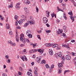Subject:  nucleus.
<instances>
[{
    "mask_svg": "<svg viewBox=\"0 0 76 76\" xmlns=\"http://www.w3.org/2000/svg\"><path fill=\"white\" fill-rule=\"evenodd\" d=\"M50 32H51V30H50L46 31V33H50Z\"/></svg>",
    "mask_w": 76,
    "mask_h": 76,
    "instance_id": "nucleus-45",
    "label": "nucleus"
},
{
    "mask_svg": "<svg viewBox=\"0 0 76 76\" xmlns=\"http://www.w3.org/2000/svg\"><path fill=\"white\" fill-rule=\"evenodd\" d=\"M6 28L7 29H8L10 28V26L8 24H7L6 25Z\"/></svg>",
    "mask_w": 76,
    "mask_h": 76,
    "instance_id": "nucleus-23",
    "label": "nucleus"
},
{
    "mask_svg": "<svg viewBox=\"0 0 76 76\" xmlns=\"http://www.w3.org/2000/svg\"><path fill=\"white\" fill-rule=\"evenodd\" d=\"M43 20L44 23H47L48 22V19L46 18V17L43 18Z\"/></svg>",
    "mask_w": 76,
    "mask_h": 76,
    "instance_id": "nucleus-6",
    "label": "nucleus"
},
{
    "mask_svg": "<svg viewBox=\"0 0 76 76\" xmlns=\"http://www.w3.org/2000/svg\"><path fill=\"white\" fill-rule=\"evenodd\" d=\"M58 56H59V57H62V53L61 52H59V53L58 54H57Z\"/></svg>",
    "mask_w": 76,
    "mask_h": 76,
    "instance_id": "nucleus-22",
    "label": "nucleus"
},
{
    "mask_svg": "<svg viewBox=\"0 0 76 76\" xmlns=\"http://www.w3.org/2000/svg\"><path fill=\"white\" fill-rule=\"evenodd\" d=\"M15 76H19L18 74L17 73L15 74Z\"/></svg>",
    "mask_w": 76,
    "mask_h": 76,
    "instance_id": "nucleus-58",
    "label": "nucleus"
},
{
    "mask_svg": "<svg viewBox=\"0 0 76 76\" xmlns=\"http://www.w3.org/2000/svg\"><path fill=\"white\" fill-rule=\"evenodd\" d=\"M37 45V43H36L35 44H34L32 45L33 48H35V46H36Z\"/></svg>",
    "mask_w": 76,
    "mask_h": 76,
    "instance_id": "nucleus-44",
    "label": "nucleus"
},
{
    "mask_svg": "<svg viewBox=\"0 0 76 76\" xmlns=\"http://www.w3.org/2000/svg\"><path fill=\"white\" fill-rule=\"evenodd\" d=\"M58 66L59 67H61L62 66V64H61V63H60L59 64H58Z\"/></svg>",
    "mask_w": 76,
    "mask_h": 76,
    "instance_id": "nucleus-35",
    "label": "nucleus"
},
{
    "mask_svg": "<svg viewBox=\"0 0 76 76\" xmlns=\"http://www.w3.org/2000/svg\"><path fill=\"white\" fill-rule=\"evenodd\" d=\"M63 17L65 20H67V17H66V14H64L63 16Z\"/></svg>",
    "mask_w": 76,
    "mask_h": 76,
    "instance_id": "nucleus-30",
    "label": "nucleus"
},
{
    "mask_svg": "<svg viewBox=\"0 0 76 76\" xmlns=\"http://www.w3.org/2000/svg\"><path fill=\"white\" fill-rule=\"evenodd\" d=\"M29 23H30L31 25H34L35 24V22L34 20H31L29 21Z\"/></svg>",
    "mask_w": 76,
    "mask_h": 76,
    "instance_id": "nucleus-15",
    "label": "nucleus"
},
{
    "mask_svg": "<svg viewBox=\"0 0 76 76\" xmlns=\"http://www.w3.org/2000/svg\"><path fill=\"white\" fill-rule=\"evenodd\" d=\"M41 58H39L38 57H37L36 58V61H37L38 63H40V62H41Z\"/></svg>",
    "mask_w": 76,
    "mask_h": 76,
    "instance_id": "nucleus-16",
    "label": "nucleus"
},
{
    "mask_svg": "<svg viewBox=\"0 0 76 76\" xmlns=\"http://www.w3.org/2000/svg\"><path fill=\"white\" fill-rule=\"evenodd\" d=\"M37 37L40 40H41V39L40 38V35H37Z\"/></svg>",
    "mask_w": 76,
    "mask_h": 76,
    "instance_id": "nucleus-41",
    "label": "nucleus"
},
{
    "mask_svg": "<svg viewBox=\"0 0 76 76\" xmlns=\"http://www.w3.org/2000/svg\"><path fill=\"white\" fill-rule=\"evenodd\" d=\"M20 46L22 47L25 46V45H23V44H21L20 45Z\"/></svg>",
    "mask_w": 76,
    "mask_h": 76,
    "instance_id": "nucleus-48",
    "label": "nucleus"
},
{
    "mask_svg": "<svg viewBox=\"0 0 76 76\" xmlns=\"http://www.w3.org/2000/svg\"><path fill=\"white\" fill-rule=\"evenodd\" d=\"M8 43H9V44H10L11 45H12V46H13V47H15V46L16 45V44H15V43L13 42L10 40L8 41Z\"/></svg>",
    "mask_w": 76,
    "mask_h": 76,
    "instance_id": "nucleus-3",
    "label": "nucleus"
},
{
    "mask_svg": "<svg viewBox=\"0 0 76 76\" xmlns=\"http://www.w3.org/2000/svg\"><path fill=\"white\" fill-rule=\"evenodd\" d=\"M63 46L64 47H65V48H67V49H68V50H70V47H69V46L68 45H64Z\"/></svg>",
    "mask_w": 76,
    "mask_h": 76,
    "instance_id": "nucleus-19",
    "label": "nucleus"
},
{
    "mask_svg": "<svg viewBox=\"0 0 76 76\" xmlns=\"http://www.w3.org/2000/svg\"><path fill=\"white\" fill-rule=\"evenodd\" d=\"M50 13H48V14H46L47 15V17H48H48H49V16H50Z\"/></svg>",
    "mask_w": 76,
    "mask_h": 76,
    "instance_id": "nucleus-57",
    "label": "nucleus"
},
{
    "mask_svg": "<svg viewBox=\"0 0 76 76\" xmlns=\"http://www.w3.org/2000/svg\"><path fill=\"white\" fill-rule=\"evenodd\" d=\"M12 31H10L9 32V34H10V35H12Z\"/></svg>",
    "mask_w": 76,
    "mask_h": 76,
    "instance_id": "nucleus-56",
    "label": "nucleus"
},
{
    "mask_svg": "<svg viewBox=\"0 0 76 76\" xmlns=\"http://www.w3.org/2000/svg\"><path fill=\"white\" fill-rule=\"evenodd\" d=\"M46 26H47L48 27H50V25H49V24H48V23H47L46 24Z\"/></svg>",
    "mask_w": 76,
    "mask_h": 76,
    "instance_id": "nucleus-51",
    "label": "nucleus"
},
{
    "mask_svg": "<svg viewBox=\"0 0 76 76\" xmlns=\"http://www.w3.org/2000/svg\"><path fill=\"white\" fill-rule=\"evenodd\" d=\"M38 52H39V54L40 55H41L43 52H44V50H41V49H39L38 50Z\"/></svg>",
    "mask_w": 76,
    "mask_h": 76,
    "instance_id": "nucleus-13",
    "label": "nucleus"
},
{
    "mask_svg": "<svg viewBox=\"0 0 76 76\" xmlns=\"http://www.w3.org/2000/svg\"><path fill=\"white\" fill-rule=\"evenodd\" d=\"M37 32H38L39 34H40V33H41V32H42V31H41V30H39H39L37 31Z\"/></svg>",
    "mask_w": 76,
    "mask_h": 76,
    "instance_id": "nucleus-52",
    "label": "nucleus"
},
{
    "mask_svg": "<svg viewBox=\"0 0 76 76\" xmlns=\"http://www.w3.org/2000/svg\"><path fill=\"white\" fill-rule=\"evenodd\" d=\"M15 39H16V41L17 42H19V35H18L17 34L16 35Z\"/></svg>",
    "mask_w": 76,
    "mask_h": 76,
    "instance_id": "nucleus-11",
    "label": "nucleus"
},
{
    "mask_svg": "<svg viewBox=\"0 0 76 76\" xmlns=\"http://www.w3.org/2000/svg\"><path fill=\"white\" fill-rule=\"evenodd\" d=\"M1 20H3V19H4V18L3 17H1Z\"/></svg>",
    "mask_w": 76,
    "mask_h": 76,
    "instance_id": "nucleus-63",
    "label": "nucleus"
},
{
    "mask_svg": "<svg viewBox=\"0 0 76 76\" xmlns=\"http://www.w3.org/2000/svg\"><path fill=\"white\" fill-rule=\"evenodd\" d=\"M31 33V31L30 30H28L26 31V34L27 35H28L29 34H30V33Z\"/></svg>",
    "mask_w": 76,
    "mask_h": 76,
    "instance_id": "nucleus-21",
    "label": "nucleus"
},
{
    "mask_svg": "<svg viewBox=\"0 0 76 76\" xmlns=\"http://www.w3.org/2000/svg\"><path fill=\"white\" fill-rule=\"evenodd\" d=\"M24 37V34H21L20 35V40L21 41L23 42V37Z\"/></svg>",
    "mask_w": 76,
    "mask_h": 76,
    "instance_id": "nucleus-9",
    "label": "nucleus"
},
{
    "mask_svg": "<svg viewBox=\"0 0 76 76\" xmlns=\"http://www.w3.org/2000/svg\"><path fill=\"white\" fill-rule=\"evenodd\" d=\"M58 30H59L60 33H61V36H63V37H66V34L65 33H62V32H63V31L60 30V29H58Z\"/></svg>",
    "mask_w": 76,
    "mask_h": 76,
    "instance_id": "nucleus-4",
    "label": "nucleus"
},
{
    "mask_svg": "<svg viewBox=\"0 0 76 76\" xmlns=\"http://www.w3.org/2000/svg\"><path fill=\"white\" fill-rule=\"evenodd\" d=\"M17 28L18 29H20L21 28V27L20 26H18L17 27Z\"/></svg>",
    "mask_w": 76,
    "mask_h": 76,
    "instance_id": "nucleus-60",
    "label": "nucleus"
},
{
    "mask_svg": "<svg viewBox=\"0 0 76 76\" xmlns=\"http://www.w3.org/2000/svg\"><path fill=\"white\" fill-rule=\"evenodd\" d=\"M66 59L67 60H70L71 59V57L70 55L68 54L66 56Z\"/></svg>",
    "mask_w": 76,
    "mask_h": 76,
    "instance_id": "nucleus-7",
    "label": "nucleus"
},
{
    "mask_svg": "<svg viewBox=\"0 0 76 76\" xmlns=\"http://www.w3.org/2000/svg\"><path fill=\"white\" fill-rule=\"evenodd\" d=\"M36 9L37 13H38V12H39V9H38V8H37V7H36Z\"/></svg>",
    "mask_w": 76,
    "mask_h": 76,
    "instance_id": "nucleus-37",
    "label": "nucleus"
},
{
    "mask_svg": "<svg viewBox=\"0 0 76 76\" xmlns=\"http://www.w3.org/2000/svg\"><path fill=\"white\" fill-rule=\"evenodd\" d=\"M57 33L58 34V35H60V31L59 30H58V31H57Z\"/></svg>",
    "mask_w": 76,
    "mask_h": 76,
    "instance_id": "nucleus-53",
    "label": "nucleus"
},
{
    "mask_svg": "<svg viewBox=\"0 0 76 76\" xmlns=\"http://www.w3.org/2000/svg\"><path fill=\"white\" fill-rule=\"evenodd\" d=\"M8 21V18L7 17L6 19L5 20V22H7Z\"/></svg>",
    "mask_w": 76,
    "mask_h": 76,
    "instance_id": "nucleus-55",
    "label": "nucleus"
},
{
    "mask_svg": "<svg viewBox=\"0 0 76 76\" xmlns=\"http://www.w3.org/2000/svg\"><path fill=\"white\" fill-rule=\"evenodd\" d=\"M34 73L35 76H38V72H37V71H34Z\"/></svg>",
    "mask_w": 76,
    "mask_h": 76,
    "instance_id": "nucleus-27",
    "label": "nucleus"
},
{
    "mask_svg": "<svg viewBox=\"0 0 76 76\" xmlns=\"http://www.w3.org/2000/svg\"><path fill=\"white\" fill-rule=\"evenodd\" d=\"M18 74L20 76H22V73L20 72V71H18Z\"/></svg>",
    "mask_w": 76,
    "mask_h": 76,
    "instance_id": "nucleus-31",
    "label": "nucleus"
},
{
    "mask_svg": "<svg viewBox=\"0 0 76 76\" xmlns=\"http://www.w3.org/2000/svg\"><path fill=\"white\" fill-rule=\"evenodd\" d=\"M5 58L6 60L7 59H8L9 58V56L8 55H6L5 56Z\"/></svg>",
    "mask_w": 76,
    "mask_h": 76,
    "instance_id": "nucleus-25",
    "label": "nucleus"
},
{
    "mask_svg": "<svg viewBox=\"0 0 76 76\" xmlns=\"http://www.w3.org/2000/svg\"><path fill=\"white\" fill-rule=\"evenodd\" d=\"M61 59H62V60L63 61L64 60H65V58L64 56H63L62 57Z\"/></svg>",
    "mask_w": 76,
    "mask_h": 76,
    "instance_id": "nucleus-50",
    "label": "nucleus"
},
{
    "mask_svg": "<svg viewBox=\"0 0 76 76\" xmlns=\"http://www.w3.org/2000/svg\"><path fill=\"white\" fill-rule=\"evenodd\" d=\"M45 45L46 47H50L49 44L46 43V44H45Z\"/></svg>",
    "mask_w": 76,
    "mask_h": 76,
    "instance_id": "nucleus-43",
    "label": "nucleus"
},
{
    "mask_svg": "<svg viewBox=\"0 0 76 76\" xmlns=\"http://www.w3.org/2000/svg\"><path fill=\"white\" fill-rule=\"evenodd\" d=\"M49 53L50 56L53 55V51L52 49H50L49 50Z\"/></svg>",
    "mask_w": 76,
    "mask_h": 76,
    "instance_id": "nucleus-10",
    "label": "nucleus"
},
{
    "mask_svg": "<svg viewBox=\"0 0 76 76\" xmlns=\"http://www.w3.org/2000/svg\"><path fill=\"white\" fill-rule=\"evenodd\" d=\"M76 18V17L75 16H74L72 17V22H73L74 20H75V19H74V18Z\"/></svg>",
    "mask_w": 76,
    "mask_h": 76,
    "instance_id": "nucleus-42",
    "label": "nucleus"
},
{
    "mask_svg": "<svg viewBox=\"0 0 76 76\" xmlns=\"http://www.w3.org/2000/svg\"><path fill=\"white\" fill-rule=\"evenodd\" d=\"M55 15V14H54V12H53V14H51V15L52 18L54 17Z\"/></svg>",
    "mask_w": 76,
    "mask_h": 76,
    "instance_id": "nucleus-46",
    "label": "nucleus"
},
{
    "mask_svg": "<svg viewBox=\"0 0 76 76\" xmlns=\"http://www.w3.org/2000/svg\"><path fill=\"white\" fill-rule=\"evenodd\" d=\"M29 25V22L26 23H25L24 25V27H26L27 26H28Z\"/></svg>",
    "mask_w": 76,
    "mask_h": 76,
    "instance_id": "nucleus-24",
    "label": "nucleus"
},
{
    "mask_svg": "<svg viewBox=\"0 0 76 76\" xmlns=\"http://www.w3.org/2000/svg\"><path fill=\"white\" fill-rule=\"evenodd\" d=\"M30 72H28L27 73V74L28 76L29 75H30V74L31 73Z\"/></svg>",
    "mask_w": 76,
    "mask_h": 76,
    "instance_id": "nucleus-59",
    "label": "nucleus"
},
{
    "mask_svg": "<svg viewBox=\"0 0 76 76\" xmlns=\"http://www.w3.org/2000/svg\"><path fill=\"white\" fill-rule=\"evenodd\" d=\"M21 17L22 19H26V17H25L23 15H22Z\"/></svg>",
    "mask_w": 76,
    "mask_h": 76,
    "instance_id": "nucleus-34",
    "label": "nucleus"
},
{
    "mask_svg": "<svg viewBox=\"0 0 76 76\" xmlns=\"http://www.w3.org/2000/svg\"><path fill=\"white\" fill-rule=\"evenodd\" d=\"M68 14L69 15H71L72 16L73 15V13H72V11L69 12Z\"/></svg>",
    "mask_w": 76,
    "mask_h": 76,
    "instance_id": "nucleus-39",
    "label": "nucleus"
},
{
    "mask_svg": "<svg viewBox=\"0 0 76 76\" xmlns=\"http://www.w3.org/2000/svg\"><path fill=\"white\" fill-rule=\"evenodd\" d=\"M6 60V61L8 63H10V60L9 59H7Z\"/></svg>",
    "mask_w": 76,
    "mask_h": 76,
    "instance_id": "nucleus-29",
    "label": "nucleus"
},
{
    "mask_svg": "<svg viewBox=\"0 0 76 76\" xmlns=\"http://www.w3.org/2000/svg\"><path fill=\"white\" fill-rule=\"evenodd\" d=\"M13 2H11V4L10 5H9L8 6L9 9H10V7L11 8H12L13 7Z\"/></svg>",
    "mask_w": 76,
    "mask_h": 76,
    "instance_id": "nucleus-20",
    "label": "nucleus"
},
{
    "mask_svg": "<svg viewBox=\"0 0 76 76\" xmlns=\"http://www.w3.org/2000/svg\"><path fill=\"white\" fill-rule=\"evenodd\" d=\"M34 70V71H36V72H38V69H37V67H35Z\"/></svg>",
    "mask_w": 76,
    "mask_h": 76,
    "instance_id": "nucleus-47",
    "label": "nucleus"
},
{
    "mask_svg": "<svg viewBox=\"0 0 76 76\" xmlns=\"http://www.w3.org/2000/svg\"><path fill=\"white\" fill-rule=\"evenodd\" d=\"M24 9L25 11L26 14H28V9L27 7H25Z\"/></svg>",
    "mask_w": 76,
    "mask_h": 76,
    "instance_id": "nucleus-17",
    "label": "nucleus"
},
{
    "mask_svg": "<svg viewBox=\"0 0 76 76\" xmlns=\"http://www.w3.org/2000/svg\"><path fill=\"white\" fill-rule=\"evenodd\" d=\"M63 29L64 30V32H67V28L66 26L64 25L63 26Z\"/></svg>",
    "mask_w": 76,
    "mask_h": 76,
    "instance_id": "nucleus-12",
    "label": "nucleus"
},
{
    "mask_svg": "<svg viewBox=\"0 0 76 76\" xmlns=\"http://www.w3.org/2000/svg\"><path fill=\"white\" fill-rule=\"evenodd\" d=\"M53 48H56V47H57L56 46L55 44H54V45L52 46Z\"/></svg>",
    "mask_w": 76,
    "mask_h": 76,
    "instance_id": "nucleus-61",
    "label": "nucleus"
},
{
    "mask_svg": "<svg viewBox=\"0 0 76 76\" xmlns=\"http://www.w3.org/2000/svg\"><path fill=\"white\" fill-rule=\"evenodd\" d=\"M27 36H28L29 38H32V35L31 34L28 35Z\"/></svg>",
    "mask_w": 76,
    "mask_h": 76,
    "instance_id": "nucleus-28",
    "label": "nucleus"
},
{
    "mask_svg": "<svg viewBox=\"0 0 76 76\" xmlns=\"http://www.w3.org/2000/svg\"><path fill=\"white\" fill-rule=\"evenodd\" d=\"M20 58H21L22 60L23 61H25V59L26 61H28V59H27V58H26V56H20Z\"/></svg>",
    "mask_w": 76,
    "mask_h": 76,
    "instance_id": "nucleus-2",
    "label": "nucleus"
},
{
    "mask_svg": "<svg viewBox=\"0 0 76 76\" xmlns=\"http://www.w3.org/2000/svg\"><path fill=\"white\" fill-rule=\"evenodd\" d=\"M54 67V65L52 64L50 66V68L53 69Z\"/></svg>",
    "mask_w": 76,
    "mask_h": 76,
    "instance_id": "nucleus-40",
    "label": "nucleus"
},
{
    "mask_svg": "<svg viewBox=\"0 0 76 76\" xmlns=\"http://www.w3.org/2000/svg\"><path fill=\"white\" fill-rule=\"evenodd\" d=\"M20 3H18L16 4V7L17 10H18L19 9H20V7L19 6V5H20Z\"/></svg>",
    "mask_w": 76,
    "mask_h": 76,
    "instance_id": "nucleus-8",
    "label": "nucleus"
},
{
    "mask_svg": "<svg viewBox=\"0 0 76 76\" xmlns=\"http://www.w3.org/2000/svg\"><path fill=\"white\" fill-rule=\"evenodd\" d=\"M26 19H21L18 21V22L20 25H21L23 22H25V21Z\"/></svg>",
    "mask_w": 76,
    "mask_h": 76,
    "instance_id": "nucleus-5",
    "label": "nucleus"
},
{
    "mask_svg": "<svg viewBox=\"0 0 76 76\" xmlns=\"http://www.w3.org/2000/svg\"><path fill=\"white\" fill-rule=\"evenodd\" d=\"M19 70L20 71V72H22V70H23V69L22 68V67L21 66H20L19 67Z\"/></svg>",
    "mask_w": 76,
    "mask_h": 76,
    "instance_id": "nucleus-38",
    "label": "nucleus"
},
{
    "mask_svg": "<svg viewBox=\"0 0 76 76\" xmlns=\"http://www.w3.org/2000/svg\"><path fill=\"white\" fill-rule=\"evenodd\" d=\"M62 72V71H61V69H59L58 71V74H60V73H61Z\"/></svg>",
    "mask_w": 76,
    "mask_h": 76,
    "instance_id": "nucleus-26",
    "label": "nucleus"
},
{
    "mask_svg": "<svg viewBox=\"0 0 76 76\" xmlns=\"http://www.w3.org/2000/svg\"><path fill=\"white\" fill-rule=\"evenodd\" d=\"M52 70H53V69H52V68L50 69L49 70L50 73H51V72H52Z\"/></svg>",
    "mask_w": 76,
    "mask_h": 76,
    "instance_id": "nucleus-49",
    "label": "nucleus"
},
{
    "mask_svg": "<svg viewBox=\"0 0 76 76\" xmlns=\"http://www.w3.org/2000/svg\"><path fill=\"white\" fill-rule=\"evenodd\" d=\"M38 49H33L30 51L29 52L31 53H35V52H36V51H38Z\"/></svg>",
    "mask_w": 76,
    "mask_h": 76,
    "instance_id": "nucleus-18",
    "label": "nucleus"
},
{
    "mask_svg": "<svg viewBox=\"0 0 76 76\" xmlns=\"http://www.w3.org/2000/svg\"><path fill=\"white\" fill-rule=\"evenodd\" d=\"M62 6H64V7H65V6H66V4H62Z\"/></svg>",
    "mask_w": 76,
    "mask_h": 76,
    "instance_id": "nucleus-62",
    "label": "nucleus"
},
{
    "mask_svg": "<svg viewBox=\"0 0 76 76\" xmlns=\"http://www.w3.org/2000/svg\"><path fill=\"white\" fill-rule=\"evenodd\" d=\"M45 66L47 69H49L50 68V66H49V65L48 64H46Z\"/></svg>",
    "mask_w": 76,
    "mask_h": 76,
    "instance_id": "nucleus-33",
    "label": "nucleus"
},
{
    "mask_svg": "<svg viewBox=\"0 0 76 76\" xmlns=\"http://www.w3.org/2000/svg\"><path fill=\"white\" fill-rule=\"evenodd\" d=\"M71 42H72V43H73L74 42H75V40H71Z\"/></svg>",
    "mask_w": 76,
    "mask_h": 76,
    "instance_id": "nucleus-54",
    "label": "nucleus"
},
{
    "mask_svg": "<svg viewBox=\"0 0 76 76\" xmlns=\"http://www.w3.org/2000/svg\"><path fill=\"white\" fill-rule=\"evenodd\" d=\"M26 42H27L28 43H29L30 42V41L27 38L23 39V43L25 44Z\"/></svg>",
    "mask_w": 76,
    "mask_h": 76,
    "instance_id": "nucleus-1",
    "label": "nucleus"
},
{
    "mask_svg": "<svg viewBox=\"0 0 76 76\" xmlns=\"http://www.w3.org/2000/svg\"><path fill=\"white\" fill-rule=\"evenodd\" d=\"M15 19L17 20L18 19V16L17 15H16L15 16Z\"/></svg>",
    "mask_w": 76,
    "mask_h": 76,
    "instance_id": "nucleus-36",
    "label": "nucleus"
},
{
    "mask_svg": "<svg viewBox=\"0 0 76 76\" xmlns=\"http://www.w3.org/2000/svg\"><path fill=\"white\" fill-rule=\"evenodd\" d=\"M41 63L42 64H46V61L44 60H43L42 61Z\"/></svg>",
    "mask_w": 76,
    "mask_h": 76,
    "instance_id": "nucleus-32",
    "label": "nucleus"
},
{
    "mask_svg": "<svg viewBox=\"0 0 76 76\" xmlns=\"http://www.w3.org/2000/svg\"><path fill=\"white\" fill-rule=\"evenodd\" d=\"M24 2L26 4H30V1L28 0H25Z\"/></svg>",
    "mask_w": 76,
    "mask_h": 76,
    "instance_id": "nucleus-14",
    "label": "nucleus"
},
{
    "mask_svg": "<svg viewBox=\"0 0 76 76\" xmlns=\"http://www.w3.org/2000/svg\"><path fill=\"white\" fill-rule=\"evenodd\" d=\"M32 73H31L29 75H28V76H32Z\"/></svg>",
    "mask_w": 76,
    "mask_h": 76,
    "instance_id": "nucleus-64",
    "label": "nucleus"
}]
</instances>
